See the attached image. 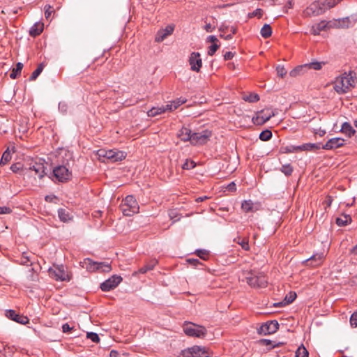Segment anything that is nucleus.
<instances>
[{
    "mask_svg": "<svg viewBox=\"0 0 357 357\" xmlns=\"http://www.w3.org/2000/svg\"><path fill=\"white\" fill-rule=\"evenodd\" d=\"M356 80V77L354 72H345L335 78L333 82V89L338 94L347 93L354 88Z\"/></svg>",
    "mask_w": 357,
    "mask_h": 357,
    "instance_id": "nucleus-1",
    "label": "nucleus"
},
{
    "mask_svg": "<svg viewBox=\"0 0 357 357\" xmlns=\"http://www.w3.org/2000/svg\"><path fill=\"white\" fill-rule=\"evenodd\" d=\"M244 279L247 284L252 288H264L266 287L267 280L266 277L261 273H255V271L243 272Z\"/></svg>",
    "mask_w": 357,
    "mask_h": 357,
    "instance_id": "nucleus-2",
    "label": "nucleus"
},
{
    "mask_svg": "<svg viewBox=\"0 0 357 357\" xmlns=\"http://www.w3.org/2000/svg\"><path fill=\"white\" fill-rule=\"evenodd\" d=\"M123 214L126 216H131L135 213H137L139 206L135 198L132 195H128L122 200L120 205Z\"/></svg>",
    "mask_w": 357,
    "mask_h": 357,
    "instance_id": "nucleus-3",
    "label": "nucleus"
},
{
    "mask_svg": "<svg viewBox=\"0 0 357 357\" xmlns=\"http://www.w3.org/2000/svg\"><path fill=\"white\" fill-rule=\"evenodd\" d=\"M50 278L56 281H70L71 276L63 265H55L48 269Z\"/></svg>",
    "mask_w": 357,
    "mask_h": 357,
    "instance_id": "nucleus-4",
    "label": "nucleus"
},
{
    "mask_svg": "<svg viewBox=\"0 0 357 357\" xmlns=\"http://www.w3.org/2000/svg\"><path fill=\"white\" fill-rule=\"evenodd\" d=\"M183 331L188 336L199 338L204 337L207 333L205 327L192 323L185 324L183 326Z\"/></svg>",
    "mask_w": 357,
    "mask_h": 357,
    "instance_id": "nucleus-5",
    "label": "nucleus"
},
{
    "mask_svg": "<svg viewBox=\"0 0 357 357\" xmlns=\"http://www.w3.org/2000/svg\"><path fill=\"white\" fill-rule=\"evenodd\" d=\"M183 357H209L210 351L205 347L195 345L181 351Z\"/></svg>",
    "mask_w": 357,
    "mask_h": 357,
    "instance_id": "nucleus-6",
    "label": "nucleus"
},
{
    "mask_svg": "<svg viewBox=\"0 0 357 357\" xmlns=\"http://www.w3.org/2000/svg\"><path fill=\"white\" fill-rule=\"evenodd\" d=\"M325 10L322 0L315 1L303 10V15L305 17L317 16L324 13Z\"/></svg>",
    "mask_w": 357,
    "mask_h": 357,
    "instance_id": "nucleus-7",
    "label": "nucleus"
},
{
    "mask_svg": "<svg viewBox=\"0 0 357 357\" xmlns=\"http://www.w3.org/2000/svg\"><path fill=\"white\" fill-rule=\"evenodd\" d=\"M98 155L99 157L105 158L112 162L121 161L126 157V153L125 152L112 149H99L98 151Z\"/></svg>",
    "mask_w": 357,
    "mask_h": 357,
    "instance_id": "nucleus-8",
    "label": "nucleus"
},
{
    "mask_svg": "<svg viewBox=\"0 0 357 357\" xmlns=\"http://www.w3.org/2000/svg\"><path fill=\"white\" fill-rule=\"evenodd\" d=\"M211 136V132L208 130H204L200 132H193L192 134L190 143L195 146L204 144L207 142Z\"/></svg>",
    "mask_w": 357,
    "mask_h": 357,
    "instance_id": "nucleus-9",
    "label": "nucleus"
},
{
    "mask_svg": "<svg viewBox=\"0 0 357 357\" xmlns=\"http://www.w3.org/2000/svg\"><path fill=\"white\" fill-rule=\"evenodd\" d=\"M275 116V113L268 109H262L258 112L256 116L252 117V122L254 124L261 126L268 121L272 116Z\"/></svg>",
    "mask_w": 357,
    "mask_h": 357,
    "instance_id": "nucleus-10",
    "label": "nucleus"
},
{
    "mask_svg": "<svg viewBox=\"0 0 357 357\" xmlns=\"http://www.w3.org/2000/svg\"><path fill=\"white\" fill-rule=\"evenodd\" d=\"M122 281L121 276L114 275L101 283L100 287L103 291H109L116 288Z\"/></svg>",
    "mask_w": 357,
    "mask_h": 357,
    "instance_id": "nucleus-11",
    "label": "nucleus"
},
{
    "mask_svg": "<svg viewBox=\"0 0 357 357\" xmlns=\"http://www.w3.org/2000/svg\"><path fill=\"white\" fill-rule=\"evenodd\" d=\"M53 174L59 182H65L70 179L71 173L65 166L59 165L53 169Z\"/></svg>",
    "mask_w": 357,
    "mask_h": 357,
    "instance_id": "nucleus-12",
    "label": "nucleus"
},
{
    "mask_svg": "<svg viewBox=\"0 0 357 357\" xmlns=\"http://www.w3.org/2000/svg\"><path fill=\"white\" fill-rule=\"evenodd\" d=\"M278 328V322L276 320H271L262 324L258 330V332L261 335H266L275 333Z\"/></svg>",
    "mask_w": 357,
    "mask_h": 357,
    "instance_id": "nucleus-13",
    "label": "nucleus"
},
{
    "mask_svg": "<svg viewBox=\"0 0 357 357\" xmlns=\"http://www.w3.org/2000/svg\"><path fill=\"white\" fill-rule=\"evenodd\" d=\"M325 64V62H311L310 63H307L303 66H299L295 68L294 70H292L290 72V76L291 77H296L301 74V71L303 68H312L314 70H320L321 69L322 66Z\"/></svg>",
    "mask_w": 357,
    "mask_h": 357,
    "instance_id": "nucleus-14",
    "label": "nucleus"
},
{
    "mask_svg": "<svg viewBox=\"0 0 357 357\" xmlns=\"http://www.w3.org/2000/svg\"><path fill=\"white\" fill-rule=\"evenodd\" d=\"M5 316L8 319L22 325L29 323V319L27 317L17 313L14 310H6L5 311Z\"/></svg>",
    "mask_w": 357,
    "mask_h": 357,
    "instance_id": "nucleus-15",
    "label": "nucleus"
},
{
    "mask_svg": "<svg viewBox=\"0 0 357 357\" xmlns=\"http://www.w3.org/2000/svg\"><path fill=\"white\" fill-rule=\"evenodd\" d=\"M189 64L190 69L195 72H199L202 66V60L201 59V54L199 52H192L189 57Z\"/></svg>",
    "mask_w": 357,
    "mask_h": 357,
    "instance_id": "nucleus-16",
    "label": "nucleus"
},
{
    "mask_svg": "<svg viewBox=\"0 0 357 357\" xmlns=\"http://www.w3.org/2000/svg\"><path fill=\"white\" fill-rule=\"evenodd\" d=\"M89 265L86 268L89 271H98L100 272H109L112 270L111 265L105 262H95L88 259Z\"/></svg>",
    "mask_w": 357,
    "mask_h": 357,
    "instance_id": "nucleus-17",
    "label": "nucleus"
},
{
    "mask_svg": "<svg viewBox=\"0 0 357 357\" xmlns=\"http://www.w3.org/2000/svg\"><path fill=\"white\" fill-rule=\"evenodd\" d=\"M344 144L345 139L341 137H334L328 139L321 148L325 150H333L342 147Z\"/></svg>",
    "mask_w": 357,
    "mask_h": 357,
    "instance_id": "nucleus-18",
    "label": "nucleus"
},
{
    "mask_svg": "<svg viewBox=\"0 0 357 357\" xmlns=\"http://www.w3.org/2000/svg\"><path fill=\"white\" fill-rule=\"evenodd\" d=\"M325 257L326 256L324 252L316 253L314 254L307 259H306L304 262L306 264L307 266L317 267L322 264L325 259Z\"/></svg>",
    "mask_w": 357,
    "mask_h": 357,
    "instance_id": "nucleus-19",
    "label": "nucleus"
},
{
    "mask_svg": "<svg viewBox=\"0 0 357 357\" xmlns=\"http://www.w3.org/2000/svg\"><path fill=\"white\" fill-rule=\"evenodd\" d=\"M173 110V105L172 104H167L166 105H162L160 107H153L151 109L147 112V115L149 116H155L157 115L165 113L166 111H172Z\"/></svg>",
    "mask_w": 357,
    "mask_h": 357,
    "instance_id": "nucleus-20",
    "label": "nucleus"
},
{
    "mask_svg": "<svg viewBox=\"0 0 357 357\" xmlns=\"http://www.w3.org/2000/svg\"><path fill=\"white\" fill-rule=\"evenodd\" d=\"M174 29V25H168L165 27V29H160L158 31L155 36V41L156 42H162L167 38L168 36H170Z\"/></svg>",
    "mask_w": 357,
    "mask_h": 357,
    "instance_id": "nucleus-21",
    "label": "nucleus"
},
{
    "mask_svg": "<svg viewBox=\"0 0 357 357\" xmlns=\"http://www.w3.org/2000/svg\"><path fill=\"white\" fill-rule=\"evenodd\" d=\"M15 350L14 346H9L4 342H0V354H1L3 357H12Z\"/></svg>",
    "mask_w": 357,
    "mask_h": 357,
    "instance_id": "nucleus-22",
    "label": "nucleus"
},
{
    "mask_svg": "<svg viewBox=\"0 0 357 357\" xmlns=\"http://www.w3.org/2000/svg\"><path fill=\"white\" fill-rule=\"evenodd\" d=\"M298 149L300 151H315L321 148L319 143H306L301 146H298Z\"/></svg>",
    "mask_w": 357,
    "mask_h": 357,
    "instance_id": "nucleus-23",
    "label": "nucleus"
},
{
    "mask_svg": "<svg viewBox=\"0 0 357 357\" xmlns=\"http://www.w3.org/2000/svg\"><path fill=\"white\" fill-rule=\"evenodd\" d=\"M192 134V133L189 128L183 127L177 133V137L183 142H190Z\"/></svg>",
    "mask_w": 357,
    "mask_h": 357,
    "instance_id": "nucleus-24",
    "label": "nucleus"
},
{
    "mask_svg": "<svg viewBox=\"0 0 357 357\" xmlns=\"http://www.w3.org/2000/svg\"><path fill=\"white\" fill-rule=\"evenodd\" d=\"M29 169L35 172V174L38 176L39 178H42L45 174V167L42 163L36 162L34 165L31 166Z\"/></svg>",
    "mask_w": 357,
    "mask_h": 357,
    "instance_id": "nucleus-25",
    "label": "nucleus"
},
{
    "mask_svg": "<svg viewBox=\"0 0 357 357\" xmlns=\"http://www.w3.org/2000/svg\"><path fill=\"white\" fill-rule=\"evenodd\" d=\"M340 132L349 137L354 136L356 133V130L354 129V128L351 126V125L348 122H344L342 123V125L341 126Z\"/></svg>",
    "mask_w": 357,
    "mask_h": 357,
    "instance_id": "nucleus-26",
    "label": "nucleus"
},
{
    "mask_svg": "<svg viewBox=\"0 0 357 357\" xmlns=\"http://www.w3.org/2000/svg\"><path fill=\"white\" fill-rule=\"evenodd\" d=\"M44 25L43 23H35L29 30V35L32 37L39 36L43 31Z\"/></svg>",
    "mask_w": 357,
    "mask_h": 357,
    "instance_id": "nucleus-27",
    "label": "nucleus"
},
{
    "mask_svg": "<svg viewBox=\"0 0 357 357\" xmlns=\"http://www.w3.org/2000/svg\"><path fill=\"white\" fill-rule=\"evenodd\" d=\"M328 23L325 21H321L312 26L311 33L315 36L319 35L321 31L326 30Z\"/></svg>",
    "mask_w": 357,
    "mask_h": 357,
    "instance_id": "nucleus-28",
    "label": "nucleus"
},
{
    "mask_svg": "<svg viewBox=\"0 0 357 357\" xmlns=\"http://www.w3.org/2000/svg\"><path fill=\"white\" fill-rule=\"evenodd\" d=\"M58 216L61 221L63 222H68L72 220V216L68 210L66 208H59L58 210Z\"/></svg>",
    "mask_w": 357,
    "mask_h": 357,
    "instance_id": "nucleus-29",
    "label": "nucleus"
},
{
    "mask_svg": "<svg viewBox=\"0 0 357 357\" xmlns=\"http://www.w3.org/2000/svg\"><path fill=\"white\" fill-rule=\"evenodd\" d=\"M158 264V261L156 259H151L149 263L146 265L143 266L138 270V273L144 274L149 271L153 270L154 267Z\"/></svg>",
    "mask_w": 357,
    "mask_h": 357,
    "instance_id": "nucleus-30",
    "label": "nucleus"
},
{
    "mask_svg": "<svg viewBox=\"0 0 357 357\" xmlns=\"http://www.w3.org/2000/svg\"><path fill=\"white\" fill-rule=\"evenodd\" d=\"M258 343L260 345L268 347V349H269V350L271 349H273L275 347H278L280 345L283 344L282 342H278V343L274 344L273 341H271L270 340H267V339H261L259 340Z\"/></svg>",
    "mask_w": 357,
    "mask_h": 357,
    "instance_id": "nucleus-31",
    "label": "nucleus"
},
{
    "mask_svg": "<svg viewBox=\"0 0 357 357\" xmlns=\"http://www.w3.org/2000/svg\"><path fill=\"white\" fill-rule=\"evenodd\" d=\"M351 222V218L349 215H343L336 218V224L338 226L343 227Z\"/></svg>",
    "mask_w": 357,
    "mask_h": 357,
    "instance_id": "nucleus-32",
    "label": "nucleus"
},
{
    "mask_svg": "<svg viewBox=\"0 0 357 357\" xmlns=\"http://www.w3.org/2000/svg\"><path fill=\"white\" fill-rule=\"evenodd\" d=\"M234 241L241 246V248L246 251L250 250L249 241L248 238H241L238 236L234 239Z\"/></svg>",
    "mask_w": 357,
    "mask_h": 357,
    "instance_id": "nucleus-33",
    "label": "nucleus"
},
{
    "mask_svg": "<svg viewBox=\"0 0 357 357\" xmlns=\"http://www.w3.org/2000/svg\"><path fill=\"white\" fill-rule=\"evenodd\" d=\"M23 66V63L18 62L16 64L15 68L12 70V72L10 74V77L13 79H16L21 74Z\"/></svg>",
    "mask_w": 357,
    "mask_h": 357,
    "instance_id": "nucleus-34",
    "label": "nucleus"
},
{
    "mask_svg": "<svg viewBox=\"0 0 357 357\" xmlns=\"http://www.w3.org/2000/svg\"><path fill=\"white\" fill-rule=\"evenodd\" d=\"M260 33L264 38H269L272 35L271 26L268 24H265L261 29Z\"/></svg>",
    "mask_w": 357,
    "mask_h": 357,
    "instance_id": "nucleus-35",
    "label": "nucleus"
},
{
    "mask_svg": "<svg viewBox=\"0 0 357 357\" xmlns=\"http://www.w3.org/2000/svg\"><path fill=\"white\" fill-rule=\"evenodd\" d=\"M11 154L9 149V147L3 153L1 160H0V166L5 165L7 162H8L11 160Z\"/></svg>",
    "mask_w": 357,
    "mask_h": 357,
    "instance_id": "nucleus-36",
    "label": "nucleus"
},
{
    "mask_svg": "<svg viewBox=\"0 0 357 357\" xmlns=\"http://www.w3.org/2000/svg\"><path fill=\"white\" fill-rule=\"evenodd\" d=\"M45 67V64L43 63H40L37 68L32 73L29 77L30 81H34L37 79V77L40 75V74L42 73Z\"/></svg>",
    "mask_w": 357,
    "mask_h": 357,
    "instance_id": "nucleus-37",
    "label": "nucleus"
},
{
    "mask_svg": "<svg viewBox=\"0 0 357 357\" xmlns=\"http://www.w3.org/2000/svg\"><path fill=\"white\" fill-rule=\"evenodd\" d=\"M241 208L245 213L254 211V204L251 200H245L241 204Z\"/></svg>",
    "mask_w": 357,
    "mask_h": 357,
    "instance_id": "nucleus-38",
    "label": "nucleus"
},
{
    "mask_svg": "<svg viewBox=\"0 0 357 357\" xmlns=\"http://www.w3.org/2000/svg\"><path fill=\"white\" fill-rule=\"evenodd\" d=\"M280 171L287 176H289L292 174V172L294 171L293 167L290 164H285L283 165L281 168Z\"/></svg>",
    "mask_w": 357,
    "mask_h": 357,
    "instance_id": "nucleus-39",
    "label": "nucleus"
},
{
    "mask_svg": "<svg viewBox=\"0 0 357 357\" xmlns=\"http://www.w3.org/2000/svg\"><path fill=\"white\" fill-rule=\"evenodd\" d=\"M298 146H287L280 148V152L282 153H289L300 151Z\"/></svg>",
    "mask_w": 357,
    "mask_h": 357,
    "instance_id": "nucleus-40",
    "label": "nucleus"
},
{
    "mask_svg": "<svg viewBox=\"0 0 357 357\" xmlns=\"http://www.w3.org/2000/svg\"><path fill=\"white\" fill-rule=\"evenodd\" d=\"M308 354L309 353L306 348L303 345H301L297 349L295 356L296 357H308Z\"/></svg>",
    "mask_w": 357,
    "mask_h": 357,
    "instance_id": "nucleus-41",
    "label": "nucleus"
},
{
    "mask_svg": "<svg viewBox=\"0 0 357 357\" xmlns=\"http://www.w3.org/2000/svg\"><path fill=\"white\" fill-rule=\"evenodd\" d=\"M272 135V132L270 130H265L260 133L259 139L261 141H268L271 139Z\"/></svg>",
    "mask_w": 357,
    "mask_h": 357,
    "instance_id": "nucleus-42",
    "label": "nucleus"
},
{
    "mask_svg": "<svg viewBox=\"0 0 357 357\" xmlns=\"http://www.w3.org/2000/svg\"><path fill=\"white\" fill-rule=\"evenodd\" d=\"M243 100L249 102H256L259 100V96L257 93H250L244 96Z\"/></svg>",
    "mask_w": 357,
    "mask_h": 357,
    "instance_id": "nucleus-43",
    "label": "nucleus"
},
{
    "mask_svg": "<svg viewBox=\"0 0 357 357\" xmlns=\"http://www.w3.org/2000/svg\"><path fill=\"white\" fill-rule=\"evenodd\" d=\"M341 0H322L326 9L331 8L336 6Z\"/></svg>",
    "mask_w": 357,
    "mask_h": 357,
    "instance_id": "nucleus-44",
    "label": "nucleus"
},
{
    "mask_svg": "<svg viewBox=\"0 0 357 357\" xmlns=\"http://www.w3.org/2000/svg\"><path fill=\"white\" fill-rule=\"evenodd\" d=\"M195 254L201 259L207 260L209 252L206 250H197Z\"/></svg>",
    "mask_w": 357,
    "mask_h": 357,
    "instance_id": "nucleus-45",
    "label": "nucleus"
},
{
    "mask_svg": "<svg viewBox=\"0 0 357 357\" xmlns=\"http://www.w3.org/2000/svg\"><path fill=\"white\" fill-rule=\"evenodd\" d=\"M86 337L95 343H98L100 342V337L98 335L93 332L87 333Z\"/></svg>",
    "mask_w": 357,
    "mask_h": 357,
    "instance_id": "nucleus-46",
    "label": "nucleus"
},
{
    "mask_svg": "<svg viewBox=\"0 0 357 357\" xmlns=\"http://www.w3.org/2000/svg\"><path fill=\"white\" fill-rule=\"evenodd\" d=\"M263 15V10L261 8H257L252 13H248V17L252 18L254 17H257L258 18H261Z\"/></svg>",
    "mask_w": 357,
    "mask_h": 357,
    "instance_id": "nucleus-47",
    "label": "nucleus"
},
{
    "mask_svg": "<svg viewBox=\"0 0 357 357\" xmlns=\"http://www.w3.org/2000/svg\"><path fill=\"white\" fill-rule=\"evenodd\" d=\"M195 167V162L190 160H186V161L183 164L182 168L183 169H191Z\"/></svg>",
    "mask_w": 357,
    "mask_h": 357,
    "instance_id": "nucleus-48",
    "label": "nucleus"
},
{
    "mask_svg": "<svg viewBox=\"0 0 357 357\" xmlns=\"http://www.w3.org/2000/svg\"><path fill=\"white\" fill-rule=\"evenodd\" d=\"M220 47V45L218 43L212 44L211 46L208 47V55L213 56L215 54V52L218 50Z\"/></svg>",
    "mask_w": 357,
    "mask_h": 357,
    "instance_id": "nucleus-49",
    "label": "nucleus"
},
{
    "mask_svg": "<svg viewBox=\"0 0 357 357\" xmlns=\"http://www.w3.org/2000/svg\"><path fill=\"white\" fill-rule=\"evenodd\" d=\"M186 102V99L180 98L174 101H173L171 104L173 105V110L177 109L180 105H183Z\"/></svg>",
    "mask_w": 357,
    "mask_h": 357,
    "instance_id": "nucleus-50",
    "label": "nucleus"
},
{
    "mask_svg": "<svg viewBox=\"0 0 357 357\" xmlns=\"http://www.w3.org/2000/svg\"><path fill=\"white\" fill-rule=\"evenodd\" d=\"M276 71L278 76L284 77L287 74V70L283 66H278L276 67Z\"/></svg>",
    "mask_w": 357,
    "mask_h": 357,
    "instance_id": "nucleus-51",
    "label": "nucleus"
},
{
    "mask_svg": "<svg viewBox=\"0 0 357 357\" xmlns=\"http://www.w3.org/2000/svg\"><path fill=\"white\" fill-rule=\"evenodd\" d=\"M187 261L188 262V264L193 266L194 267H197L199 265L203 266L202 263L197 259L190 258L187 259Z\"/></svg>",
    "mask_w": 357,
    "mask_h": 357,
    "instance_id": "nucleus-52",
    "label": "nucleus"
},
{
    "mask_svg": "<svg viewBox=\"0 0 357 357\" xmlns=\"http://www.w3.org/2000/svg\"><path fill=\"white\" fill-rule=\"evenodd\" d=\"M350 324L352 327H357V310L351 314Z\"/></svg>",
    "mask_w": 357,
    "mask_h": 357,
    "instance_id": "nucleus-53",
    "label": "nucleus"
},
{
    "mask_svg": "<svg viewBox=\"0 0 357 357\" xmlns=\"http://www.w3.org/2000/svg\"><path fill=\"white\" fill-rule=\"evenodd\" d=\"M59 110L62 114H66L68 111V105L65 102H60L59 103Z\"/></svg>",
    "mask_w": 357,
    "mask_h": 357,
    "instance_id": "nucleus-54",
    "label": "nucleus"
},
{
    "mask_svg": "<svg viewBox=\"0 0 357 357\" xmlns=\"http://www.w3.org/2000/svg\"><path fill=\"white\" fill-rule=\"evenodd\" d=\"M296 298V293L290 292L289 296H286L284 298V301L287 302V303H292Z\"/></svg>",
    "mask_w": 357,
    "mask_h": 357,
    "instance_id": "nucleus-55",
    "label": "nucleus"
},
{
    "mask_svg": "<svg viewBox=\"0 0 357 357\" xmlns=\"http://www.w3.org/2000/svg\"><path fill=\"white\" fill-rule=\"evenodd\" d=\"M31 261L29 257L26 255L25 252H23L22 257L21 258V263L24 265H29V263Z\"/></svg>",
    "mask_w": 357,
    "mask_h": 357,
    "instance_id": "nucleus-56",
    "label": "nucleus"
},
{
    "mask_svg": "<svg viewBox=\"0 0 357 357\" xmlns=\"http://www.w3.org/2000/svg\"><path fill=\"white\" fill-rule=\"evenodd\" d=\"M12 210L8 206H0V214H10Z\"/></svg>",
    "mask_w": 357,
    "mask_h": 357,
    "instance_id": "nucleus-57",
    "label": "nucleus"
},
{
    "mask_svg": "<svg viewBox=\"0 0 357 357\" xmlns=\"http://www.w3.org/2000/svg\"><path fill=\"white\" fill-rule=\"evenodd\" d=\"M53 12L52 7L50 6H45V16L47 19L50 17L51 13Z\"/></svg>",
    "mask_w": 357,
    "mask_h": 357,
    "instance_id": "nucleus-58",
    "label": "nucleus"
},
{
    "mask_svg": "<svg viewBox=\"0 0 357 357\" xmlns=\"http://www.w3.org/2000/svg\"><path fill=\"white\" fill-rule=\"evenodd\" d=\"M333 200V197L330 195H328L324 202V204L326 205V207H330L331 206Z\"/></svg>",
    "mask_w": 357,
    "mask_h": 357,
    "instance_id": "nucleus-59",
    "label": "nucleus"
},
{
    "mask_svg": "<svg viewBox=\"0 0 357 357\" xmlns=\"http://www.w3.org/2000/svg\"><path fill=\"white\" fill-rule=\"evenodd\" d=\"M73 329V327H70V325L67 323L64 324L62 326V331L65 333L70 332Z\"/></svg>",
    "mask_w": 357,
    "mask_h": 357,
    "instance_id": "nucleus-60",
    "label": "nucleus"
},
{
    "mask_svg": "<svg viewBox=\"0 0 357 357\" xmlns=\"http://www.w3.org/2000/svg\"><path fill=\"white\" fill-rule=\"evenodd\" d=\"M206 41L207 42H210V43H211L213 44L218 43L219 42L218 39L215 36H208V38L206 39Z\"/></svg>",
    "mask_w": 357,
    "mask_h": 357,
    "instance_id": "nucleus-61",
    "label": "nucleus"
},
{
    "mask_svg": "<svg viewBox=\"0 0 357 357\" xmlns=\"http://www.w3.org/2000/svg\"><path fill=\"white\" fill-rule=\"evenodd\" d=\"M234 56V54L232 53L231 52H227L225 54H224V59L225 61H228V60H231Z\"/></svg>",
    "mask_w": 357,
    "mask_h": 357,
    "instance_id": "nucleus-62",
    "label": "nucleus"
},
{
    "mask_svg": "<svg viewBox=\"0 0 357 357\" xmlns=\"http://www.w3.org/2000/svg\"><path fill=\"white\" fill-rule=\"evenodd\" d=\"M204 29L206 32H212L215 29V26H213L211 24H206L204 26Z\"/></svg>",
    "mask_w": 357,
    "mask_h": 357,
    "instance_id": "nucleus-63",
    "label": "nucleus"
},
{
    "mask_svg": "<svg viewBox=\"0 0 357 357\" xmlns=\"http://www.w3.org/2000/svg\"><path fill=\"white\" fill-rule=\"evenodd\" d=\"M110 357H119V354L116 350H112L109 353Z\"/></svg>",
    "mask_w": 357,
    "mask_h": 357,
    "instance_id": "nucleus-64",
    "label": "nucleus"
}]
</instances>
